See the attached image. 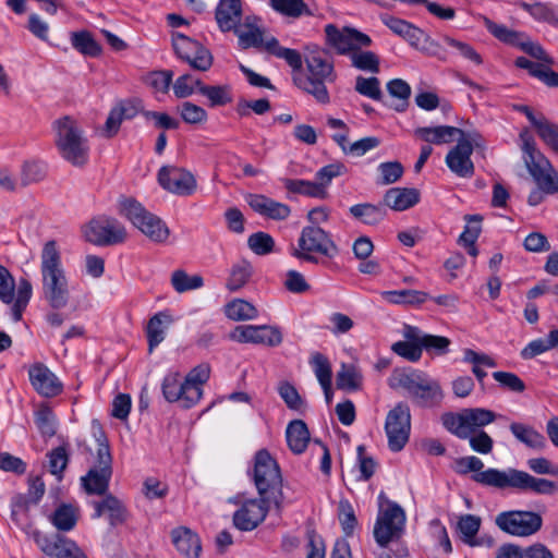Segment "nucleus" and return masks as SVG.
<instances>
[{"label":"nucleus","instance_id":"obj_64","mask_svg":"<svg viewBox=\"0 0 558 558\" xmlns=\"http://www.w3.org/2000/svg\"><path fill=\"white\" fill-rule=\"evenodd\" d=\"M537 135L539 138L555 153L558 154V124L550 122L548 119L537 125Z\"/></svg>","mask_w":558,"mask_h":558},{"label":"nucleus","instance_id":"obj_25","mask_svg":"<svg viewBox=\"0 0 558 558\" xmlns=\"http://www.w3.org/2000/svg\"><path fill=\"white\" fill-rule=\"evenodd\" d=\"M379 19L393 34L407 40L414 48H418L421 43L427 38L424 31L405 20L388 13L380 14Z\"/></svg>","mask_w":558,"mask_h":558},{"label":"nucleus","instance_id":"obj_52","mask_svg":"<svg viewBox=\"0 0 558 558\" xmlns=\"http://www.w3.org/2000/svg\"><path fill=\"white\" fill-rule=\"evenodd\" d=\"M226 314L233 320H250L257 317L256 307L245 300H234L227 304Z\"/></svg>","mask_w":558,"mask_h":558},{"label":"nucleus","instance_id":"obj_24","mask_svg":"<svg viewBox=\"0 0 558 558\" xmlns=\"http://www.w3.org/2000/svg\"><path fill=\"white\" fill-rule=\"evenodd\" d=\"M293 82L299 89L311 95L318 104L327 105L330 102L327 88V84L330 83L318 73L308 72L307 70L303 73L299 72L293 75Z\"/></svg>","mask_w":558,"mask_h":558},{"label":"nucleus","instance_id":"obj_58","mask_svg":"<svg viewBox=\"0 0 558 558\" xmlns=\"http://www.w3.org/2000/svg\"><path fill=\"white\" fill-rule=\"evenodd\" d=\"M378 172L380 177L377 180V184L389 185L402 177L404 168L399 161H387L378 166Z\"/></svg>","mask_w":558,"mask_h":558},{"label":"nucleus","instance_id":"obj_41","mask_svg":"<svg viewBox=\"0 0 558 558\" xmlns=\"http://www.w3.org/2000/svg\"><path fill=\"white\" fill-rule=\"evenodd\" d=\"M78 520L77 509L71 505H60L50 515V522L58 531L69 532L74 529Z\"/></svg>","mask_w":558,"mask_h":558},{"label":"nucleus","instance_id":"obj_29","mask_svg":"<svg viewBox=\"0 0 558 558\" xmlns=\"http://www.w3.org/2000/svg\"><path fill=\"white\" fill-rule=\"evenodd\" d=\"M241 19V0H219L215 10V20L222 33L235 29L240 25Z\"/></svg>","mask_w":558,"mask_h":558},{"label":"nucleus","instance_id":"obj_33","mask_svg":"<svg viewBox=\"0 0 558 558\" xmlns=\"http://www.w3.org/2000/svg\"><path fill=\"white\" fill-rule=\"evenodd\" d=\"M420 202V192L416 189L391 187L384 196V203L397 211L407 210Z\"/></svg>","mask_w":558,"mask_h":558},{"label":"nucleus","instance_id":"obj_39","mask_svg":"<svg viewBox=\"0 0 558 558\" xmlns=\"http://www.w3.org/2000/svg\"><path fill=\"white\" fill-rule=\"evenodd\" d=\"M350 214L361 222L375 226L384 220L386 209L384 206L371 203L356 204L350 207Z\"/></svg>","mask_w":558,"mask_h":558},{"label":"nucleus","instance_id":"obj_51","mask_svg":"<svg viewBox=\"0 0 558 558\" xmlns=\"http://www.w3.org/2000/svg\"><path fill=\"white\" fill-rule=\"evenodd\" d=\"M251 275L252 267L247 262L242 260L241 263L233 265L230 276L226 282V288L232 292L238 291L247 283Z\"/></svg>","mask_w":558,"mask_h":558},{"label":"nucleus","instance_id":"obj_34","mask_svg":"<svg viewBox=\"0 0 558 558\" xmlns=\"http://www.w3.org/2000/svg\"><path fill=\"white\" fill-rule=\"evenodd\" d=\"M172 542L175 548L187 558H197L202 550L197 534L190 529L178 527L172 531Z\"/></svg>","mask_w":558,"mask_h":558},{"label":"nucleus","instance_id":"obj_56","mask_svg":"<svg viewBox=\"0 0 558 558\" xmlns=\"http://www.w3.org/2000/svg\"><path fill=\"white\" fill-rule=\"evenodd\" d=\"M284 186L292 193L312 197H322L325 194V190L322 189V184H318V182L288 179Z\"/></svg>","mask_w":558,"mask_h":558},{"label":"nucleus","instance_id":"obj_6","mask_svg":"<svg viewBox=\"0 0 558 558\" xmlns=\"http://www.w3.org/2000/svg\"><path fill=\"white\" fill-rule=\"evenodd\" d=\"M525 167L537 187L547 195L558 193V171L549 159L536 148L535 141L527 130L519 135Z\"/></svg>","mask_w":558,"mask_h":558},{"label":"nucleus","instance_id":"obj_32","mask_svg":"<svg viewBox=\"0 0 558 558\" xmlns=\"http://www.w3.org/2000/svg\"><path fill=\"white\" fill-rule=\"evenodd\" d=\"M305 64L308 72L318 73L324 80H328L330 84L336 82L337 74L333 62L327 51L317 47L308 50L305 56Z\"/></svg>","mask_w":558,"mask_h":558},{"label":"nucleus","instance_id":"obj_37","mask_svg":"<svg viewBox=\"0 0 558 558\" xmlns=\"http://www.w3.org/2000/svg\"><path fill=\"white\" fill-rule=\"evenodd\" d=\"M509 428L515 439L524 444L526 447L537 450H542L546 447L545 437L533 426L512 422Z\"/></svg>","mask_w":558,"mask_h":558},{"label":"nucleus","instance_id":"obj_22","mask_svg":"<svg viewBox=\"0 0 558 558\" xmlns=\"http://www.w3.org/2000/svg\"><path fill=\"white\" fill-rule=\"evenodd\" d=\"M231 339L242 343L251 342L277 347L282 342V333L278 328L267 325H243L235 327L231 333Z\"/></svg>","mask_w":558,"mask_h":558},{"label":"nucleus","instance_id":"obj_10","mask_svg":"<svg viewBox=\"0 0 558 558\" xmlns=\"http://www.w3.org/2000/svg\"><path fill=\"white\" fill-rule=\"evenodd\" d=\"M497 414L484 408H469L459 413L448 412L441 415L445 428L460 439H465L470 433L478 432L493 423Z\"/></svg>","mask_w":558,"mask_h":558},{"label":"nucleus","instance_id":"obj_50","mask_svg":"<svg viewBox=\"0 0 558 558\" xmlns=\"http://www.w3.org/2000/svg\"><path fill=\"white\" fill-rule=\"evenodd\" d=\"M33 294V287L26 279H21L17 288L16 298H14L11 307V315L14 322L22 318V313L26 308Z\"/></svg>","mask_w":558,"mask_h":558},{"label":"nucleus","instance_id":"obj_35","mask_svg":"<svg viewBox=\"0 0 558 558\" xmlns=\"http://www.w3.org/2000/svg\"><path fill=\"white\" fill-rule=\"evenodd\" d=\"M286 438L290 450L295 454L303 453L311 439L308 428L302 420H294L289 423Z\"/></svg>","mask_w":558,"mask_h":558},{"label":"nucleus","instance_id":"obj_63","mask_svg":"<svg viewBox=\"0 0 558 558\" xmlns=\"http://www.w3.org/2000/svg\"><path fill=\"white\" fill-rule=\"evenodd\" d=\"M201 85L202 82L198 78L191 74H184L179 76L173 83V93L178 98H186L194 93L195 87L198 90Z\"/></svg>","mask_w":558,"mask_h":558},{"label":"nucleus","instance_id":"obj_62","mask_svg":"<svg viewBox=\"0 0 558 558\" xmlns=\"http://www.w3.org/2000/svg\"><path fill=\"white\" fill-rule=\"evenodd\" d=\"M209 365L199 364L190 371V373L185 376L184 381L189 387L196 389V391L199 393L201 399L203 396L202 386L209 379Z\"/></svg>","mask_w":558,"mask_h":558},{"label":"nucleus","instance_id":"obj_1","mask_svg":"<svg viewBox=\"0 0 558 558\" xmlns=\"http://www.w3.org/2000/svg\"><path fill=\"white\" fill-rule=\"evenodd\" d=\"M457 472L460 474L473 473L472 480L483 486L497 489L513 488L537 495H554L558 492V484L554 481L535 477L525 471L517 469L498 470L484 468L483 461L475 456L459 458L456 461Z\"/></svg>","mask_w":558,"mask_h":558},{"label":"nucleus","instance_id":"obj_11","mask_svg":"<svg viewBox=\"0 0 558 558\" xmlns=\"http://www.w3.org/2000/svg\"><path fill=\"white\" fill-rule=\"evenodd\" d=\"M405 512L396 502L388 501L380 507L373 535L378 546L386 548L390 543L398 542L404 534Z\"/></svg>","mask_w":558,"mask_h":558},{"label":"nucleus","instance_id":"obj_60","mask_svg":"<svg viewBox=\"0 0 558 558\" xmlns=\"http://www.w3.org/2000/svg\"><path fill=\"white\" fill-rule=\"evenodd\" d=\"M391 350L407 359L410 362H417L422 357V348L420 341L405 339L404 341L395 342Z\"/></svg>","mask_w":558,"mask_h":558},{"label":"nucleus","instance_id":"obj_9","mask_svg":"<svg viewBox=\"0 0 558 558\" xmlns=\"http://www.w3.org/2000/svg\"><path fill=\"white\" fill-rule=\"evenodd\" d=\"M119 213L153 242L163 243L169 238L170 230L167 225L159 217L147 211L137 201L121 199Z\"/></svg>","mask_w":558,"mask_h":558},{"label":"nucleus","instance_id":"obj_27","mask_svg":"<svg viewBox=\"0 0 558 558\" xmlns=\"http://www.w3.org/2000/svg\"><path fill=\"white\" fill-rule=\"evenodd\" d=\"M247 203L255 213L267 219L284 220L291 214V209L287 204L277 202L265 195L250 194Z\"/></svg>","mask_w":558,"mask_h":558},{"label":"nucleus","instance_id":"obj_4","mask_svg":"<svg viewBox=\"0 0 558 558\" xmlns=\"http://www.w3.org/2000/svg\"><path fill=\"white\" fill-rule=\"evenodd\" d=\"M52 129L56 134L54 143L61 157L75 167L86 165L89 158V144L77 121L70 116H64L53 122Z\"/></svg>","mask_w":558,"mask_h":558},{"label":"nucleus","instance_id":"obj_46","mask_svg":"<svg viewBox=\"0 0 558 558\" xmlns=\"http://www.w3.org/2000/svg\"><path fill=\"white\" fill-rule=\"evenodd\" d=\"M171 284L178 293H184L202 288L204 279L201 275L190 276L185 270L177 269L171 274Z\"/></svg>","mask_w":558,"mask_h":558},{"label":"nucleus","instance_id":"obj_59","mask_svg":"<svg viewBox=\"0 0 558 558\" xmlns=\"http://www.w3.org/2000/svg\"><path fill=\"white\" fill-rule=\"evenodd\" d=\"M355 90L373 100H380L383 93L380 89V82L377 77L357 76L355 80Z\"/></svg>","mask_w":558,"mask_h":558},{"label":"nucleus","instance_id":"obj_23","mask_svg":"<svg viewBox=\"0 0 558 558\" xmlns=\"http://www.w3.org/2000/svg\"><path fill=\"white\" fill-rule=\"evenodd\" d=\"M28 378L34 390L45 398H53L63 391V384L43 363H34L28 368Z\"/></svg>","mask_w":558,"mask_h":558},{"label":"nucleus","instance_id":"obj_55","mask_svg":"<svg viewBox=\"0 0 558 558\" xmlns=\"http://www.w3.org/2000/svg\"><path fill=\"white\" fill-rule=\"evenodd\" d=\"M387 89L392 97H396L400 100V102L395 106V110L399 112L404 111L408 107L409 98L411 96L410 85L401 78H395L387 83Z\"/></svg>","mask_w":558,"mask_h":558},{"label":"nucleus","instance_id":"obj_7","mask_svg":"<svg viewBox=\"0 0 558 558\" xmlns=\"http://www.w3.org/2000/svg\"><path fill=\"white\" fill-rule=\"evenodd\" d=\"M253 480L259 497L270 498L275 507L280 509L283 502L282 476L279 464L266 449L255 454Z\"/></svg>","mask_w":558,"mask_h":558},{"label":"nucleus","instance_id":"obj_20","mask_svg":"<svg viewBox=\"0 0 558 558\" xmlns=\"http://www.w3.org/2000/svg\"><path fill=\"white\" fill-rule=\"evenodd\" d=\"M272 500L267 497L250 499L233 514V524L241 531H252L266 518Z\"/></svg>","mask_w":558,"mask_h":558},{"label":"nucleus","instance_id":"obj_40","mask_svg":"<svg viewBox=\"0 0 558 558\" xmlns=\"http://www.w3.org/2000/svg\"><path fill=\"white\" fill-rule=\"evenodd\" d=\"M381 295L389 303L412 306L421 305L429 299L428 293L412 289L384 291Z\"/></svg>","mask_w":558,"mask_h":558},{"label":"nucleus","instance_id":"obj_19","mask_svg":"<svg viewBox=\"0 0 558 558\" xmlns=\"http://www.w3.org/2000/svg\"><path fill=\"white\" fill-rule=\"evenodd\" d=\"M158 182L168 192L180 196H190L197 187L196 179L190 171L174 166L161 167Z\"/></svg>","mask_w":558,"mask_h":558},{"label":"nucleus","instance_id":"obj_42","mask_svg":"<svg viewBox=\"0 0 558 558\" xmlns=\"http://www.w3.org/2000/svg\"><path fill=\"white\" fill-rule=\"evenodd\" d=\"M363 376L360 369L353 364H342L337 373V388L347 391H355L362 387Z\"/></svg>","mask_w":558,"mask_h":558},{"label":"nucleus","instance_id":"obj_26","mask_svg":"<svg viewBox=\"0 0 558 558\" xmlns=\"http://www.w3.org/2000/svg\"><path fill=\"white\" fill-rule=\"evenodd\" d=\"M402 336L404 339L420 341L422 351L437 355L446 354L451 343L447 337L424 333L418 327L408 324L403 326Z\"/></svg>","mask_w":558,"mask_h":558},{"label":"nucleus","instance_id":"obj_2","mask_svg":"<svg viewBox=\"0 0 558 558\" xmlns=\"http://www.w3.org/2000/svg\"><path fill=\"white\" fill-rule=\"evenodd\" d=\"M40 274L44 300L52 310L64 308L70 300L69 281L56 241H48L43 247Z\"/></svg>","mask_w":558,"mask_h":558},{"label":"nucleus","instance_id":"obj_3","mask_svg":"<svg viewBox=\"0 0 558 558\" xmlns=\"http://www.w3.org/2000/svg\"><path fill=\"white\" fill-rule=\"evenodd\" d=\"M392 389L404 390L418 407L430 408L442 400L444 393L439 383L426 373L413 368H397L389 377Z\"/></svg>","mask_w":558,"mask_h":558},{"label":"nucleus","instance_id":"obj_30","mask_svg":"<svg viewBox=\"0 0 558 558\" xmlns=\"http://www.w3.org/2000/svg\"><path fill=\"white\" fill-rule=\"evenodd\" d=\"M255 17L247 16L244 23V29L239 26L233 29L239 38V46L242 49L256 48L267 52V43L272 36H265L264 31L255 25Z\"/></svg>","mask_w":558,"mask_h":558},{"label":"nucleus","instance_id":"obj_49","mask_svg":"<svg viewBox=\"0 0 558 558\" xmlns=\"http://www.w3.org/2000/svg\"><path fill=\"white\" fill-rule=\"evenodd\" d=\"M520 7L527 13H530L533 19H535L538 22H546L551 25L558 24V15L553 7H550L548 3L543 2H535V3H527V2H521Z\"/></svg>","mask_w":558,"mask_h":558},{"label":"nucleus","instance_id":"obj_36","mask_svg":"<svg viewBox=\"0 0 558 558\" xmlns=\"http://www.w3.org/2000/svg\"><path fill=\"white\" fill-rule=\"evenodd\" d=\"M171 323L172 317L168 312H159L149 319L146 329L149 352L163 341L166 330Z\"/></svg>","mask_w":558,"mask_h":558},{"label":"nucleus","instance_id":"obj_28","mask_svg":"<svg viewBox=\"0 0 558 558\" xmlns=\"http://www.w3.org/2000/svg\"><path fill=\"white\" fill-rule=\"evenodd\" d=\"M95 513L94 519L106 515L111 526L124 523L128 519V510L124 504L111 494L105 495L99 501H93Z\"/></svg>","mask_w":558,"mask_h":558},{"label":"nucleus","instance_id":"obj_31","mask_svg":"<svg viewBox=\"0 0 558 558\" xmlns=\"http://www.w3.org/2000/svg\"><path fill=\"white\" fill-rule=\"evenodd\" d=\"M414 134L422 141L435 145L449 144L458 141V137L465 136L461 129L450 125L417 128Z\"/></svg>","mask_w":558,"mask_h":558},{"label":"nucleus","instance_id":"obj_18","mask_svg":"<svg viewBox=\"0 0 558 558\" xmlns=\"http://www.w3.org/2000/svg\"><path fill=\"white\" fill-rule=\"evenodd\" d=\"M161 390L168 402H178L183 409H191L199 401V393L185 384L179 372H170L163 377Z\"/></svg>","mask_w":558,"mask_h":558},{"label":"nucleus","instance_id":"obj_44","mask_svg":"<svg viewBox=\"0 0 558 558\" xmlns=\"http://www.w3.org/2000/svg\"><path fill=\"white\" fill-rule=\"evenodd\" d=\"M484 25L487 31L498 40L504 44L517 47L519 40L525 38V34L508 28L504 24H498L488 17L483 19Z\"/></svg>","mask_w":558,"mask_h":558},{"label":"nucleus","instance_id":"obj_45","mask_svg":"<svg viewBox=\"0 0 558 558\" xmlns=\"http://www.w3.org/2000/svg\"><path fill=\"white\" fill-rule=\"evenodd\" d=\"M71 44L74 49L85 56L97 57L101 52V47L87 31L72 33Z\"/></svg>","mask_w":558,"mask_h":558},{"label":"nucleus","instance_id":"obj_8","mask_svg":"<svg viewBox=\"0 0 558 558\" xmlns=\"http://www.w3.org/2000/svg\"><path fill=\"white\" fill-rule=\"evenodd\" d=\"M97 444L95 461L81 477V485L88 495L104 496L109 489L113 469L110 447L102 430L99 432Z\"/></svg>","mask_w":558,"mask_h":558},{"label":"nucleus","instance_id":"obj_17","mask_svg":"<svg viewBox=\"0 0 558 558\" xmlns=\"http://www.w3.org/2000/svg\"><path fill=\"white\" fill-rule=\"evenodd\" d=\"M172 43L177 56L186 61L193 69L207 71L211 66V53L198 41L181 33H175Z\"/></svg>","mask_w":558,"mask_h":558},{"label":"nucleus","instance_id":"obj_12","mask_svg":"<svg viewBox=\"0 0 558 558\" xmlns=\"http://www.w3.org/2000/svg\"><path fill=\"white\" fill-rule=\"evenodd\" d=\"M495 525L508 535L529 537L542 529L543 518L535 511L507 510L495 517Z\"/></svg>","mask_w":558,"mask_h":558},{"label":"nucleus","instance_id":"obj_38","mask_svg":"<svg viewBox=\"0 0 558 558\" xmlns=\"http://www.w3.org/2000/svg\"><path fill=\"white\" fill-rule=\"evenodd\" d=\"M481 524V518L475 514L461 515L457 523L461 541L471 547L480 546L482 543L476 538V535Z\"/></svg>","mask_w":558,"mask_h":558},{"label":"nucleus","instance_id":"obj_54","mask_svg":"<svg viewBox=\"0 0 558 558\" xmlns=\"http://www.w3.org/2000/svg\"><path fill=\"white\" fill-rule=\"evenodd\" d=\"M270 7L284 16L298 19L308 13L306 3L303 0H269Z\"/></svg>","mask_w":558,"mask_h":558},{"label":"nucleus","instance_id":"obj_21","mask_svg":"<svg viewBox=\"0 0 558 558\" xmlns=\"http://www.w3.org/2000/svg\"><path fill=\"white\" fill-rule=\"evenodd\" d=\"M32 533L39 548L52 558H87L81 548L69 538L59 534L48 537L39 531Z\"/></svg>","mask_w":558,"mask_h":558},{"label":"nucleus","instance_id":"obj_47","mask_svg":"<svg viewBox=\"0 0 558 558\" xmlns=\"http://www.w3.org/2000/svg\"><path fill=\"white\" fill-rule=\"evenodd\" d=\"M11 519L23 531L29 532L32 525L28 515V500L24 496L16 495L12 498Z\"/></svg>","mask_w":558,"mask_h":558},{"label":"nucleus","instance_id":"obj_48","mask_svg":"<svg viewBox=\"0 0 558 558\" xmlns=\"http://www.w3.org/2000/svg\"><path fill=\"white\" fill-rule=\"evenodd\" d=\"M198 93L209 100L210 107L225 106L232 100L228 85H204L202 83Z\"/></svg>","mask_w":558,"mask_h":558},{"label":"nucleus","instance_id":"obj_14","mask_svg":"<svg viewBox=\"0 0 558 558\" xmlns=\"http://www.w3.org/2000/svg\"><path fill=\"white\" fill-rule=\"evenodd\" d=\"M410 430V408L407 403L399 402L386 416L385 432L388 438L389 449L393 452L402 450L409 441Z\"/></svg>","mask_w":558,"mask_h":558},{"label":"nucleus","instance_id":"obj_16","mask_svg":"<svg viewBox=\"0 0 558 558\" xmlns=\"http://www.w3.org/2000/svg\"><path fill=\"white\" fill-rule=\"evenodd\" d=\"M477 138L478 134H469L465 136L458 137V143L452 147L446 156V165L452 173L459 178H472L474 174V163L471 160L473 153V143L478 146Z\"/></svg>","mask_w":558,"mask_h":558},{"label":"nucleus","instance_id":"obj_15","mask_svg":"<svg viewBox=\"0 0 558 558\" xmlns=\"http://www.w3.org/2000/svg\"><path fill=\"white\" fill-rule=\"evenodd\" d=\"M325 35L327 44L331 46L338 54L342 56H350L354 50L372 45V39L368 35L352 27L339 29L333 24H327L325 26Z\"/></svg>","mask_w":558,"mask_h":558},{"label":"nucleus","instance_id":"obj_13","mask_svg":"<svg viewBox=\"0 0 558 558\" xmlns=\"http://www.w3.org/2000/svg\"><path fill=\"white\" fill-rule=\"evenodd\" d=\"M83 235L92 244L109 246L123 243L126 240V230L116 218L97 216L83 227Z\"/></svg>","mask_w":558,"mask_h":558},{"label":"nucleus","instance_id":"obj_43","mask_svg":"<svg viewBox=\"0 0 558 558\" xmlns=\"http://www.w3.org/2000/svg\"><path fill=\"white\" fill-rule=\"evenodd\" d=\"M267 52L279 59H283L293 71H300L302 69L303 60L301 53L295 49L280 46L276 37H271L267 43Z\"/></svg>","mask_w":558,"mask_h":558},{"label":"nucleus","instance_id":"obj_61","mask_svg":"<svg viewBox=\"0 0 558 558\" xmlns=\"http://www.w3.org/2000/svg\"><path fill=\"white\" fill-rule=\"evenodd\" d=\"M311 365L320 385L331 383L332 371L328 359L322 353H314L311 357Z\"/></svg>","mask_w":558,"mask_h":558},{"label":"nucleus","instance_id":"obj_5","mask_svg":"<svg viewBox=\"0 0 558 558\" xmlns=\"http://www.w3.org/2000/svg\"><path fill=\"white\" fill-rule=\"evenodd\" d=\"M338 254L339 247L332 235L319 226L304 227L291 250L293 257L316 265L324 263V259H333Z\"/></svg>","mask_w":558,"mask_h":558},{"label":"nucleus","instance_id":"obj_57","mask_svg":"<svg viewBox=\"0 0 558 558\" xmlns=\"http://www.w3.org/2000/svg\"><path fill=\"white\" fill-rule=\"evenodd\" d=\"M247 246L256 255L263 256L274 251L275 240L269 233L258 231L248 236Z\"/></svg>","mask_w":558,"mask_h":558},{"label":"nucleus","instance_id":"obj_53","mask_svg":"<svg viewBox=\"0 0 558 558\" xmlns=\"http://www.w3.org/2000/svg\"><path fill=\"white\" fill-rule=\"evenodd\" d=\"M352 65L361 71H368L372 73L379 72V58L377 54L369 50H354L350 54Z\"/></svg>","mask_w":558,"mask_h":558}]
</instances>
